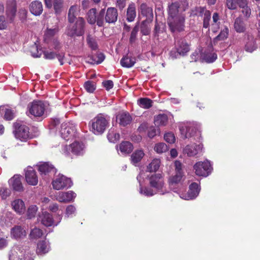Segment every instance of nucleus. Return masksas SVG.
<instances>
[{
	"instance_id": "obj_1",
	"label": "nucleus",
	"mask_w": 260,
	"mask_h": 260,
	"mask_svg": "<svg viewBox=\"0 0 260 260\" xmlns=\"http://www.w3.org/2000/svg\"><path fill=\"white\" fill-rule=\"evenodd\" d=\"M179 4L176 2L168 6V23L172 31L183 30L184 18L178 14Z\"/></svg>"
},
{
	"instance_id": "obj_2",
	"label": "nucleus",
	"mask_w": 260,
	"mask_h": 260,
	"mask_svg": "<svg viewBox=\"0 0 260 260\" xmlns=\"http://www.w3.org/2000/svg\"><path fill=\"white\" fill-rule=\"evenodd\" d=\"M108 124L109 119L104 115L100 114L89 122V125L90 131L96 135H99L105 132Z\"/></svg>"
},
{
	"instance_id": "obj_3",
	"label": "nucleus",
	"mask_w": 260,
	"mask_h": 260,
	"mask_svg": "<svg viewBox=\"0 0 260 260\" xmlns=\"http://www.w3.org/2000/svg\"><path fill=\"white\" fill-rule=\"evenodd\" d=\"M30 52L31 55L34 57H40L43 52L46 59H52L56 57L60 65L63 64V59L64 57V54L63 53L56 54L53 52L43 51L41 48H39L36 43L32 46Z\"/></svg>"
},
{
	"instance_id": "obj_4",
	"label": "nucleus",
	"mask_w": 260,
	"mask_h": 260,
	"mask_svg": "<svg viewBox=\"0 0 260 260\" xmlns=\"http://www.w3.org/2000/svg\"><path fill=\"white\" fill-rule=\"evenodd\" d=\"M150 186L160 194H165L169 191L165 186L164 179L160 174L152 175L148 178Z\"/></svg>"
},
{
	"instance_id": "obj_5",
	"label": "nucleus",
	"mask_w": 260,
	"mask_h": 260,
	"mask_svg": "<svg viewBox=\"0 0 260 260\" xmlns=\"http://www.w3.org/2000/svg\"><path fill=\"white\" fill-rule=\"evenodd\" d=\"M195 173L199 176L207 177L213 170L212 164L208 160L199 161L193 166Z\"/></svg>"
},
{
	"instance_id": "obj_6",
	"label": "nucleus",
	"mask_w": 260,
	"mask_h": 260,
	"mask_svg": "<svg viewBox=\"0 0 260 260\" xmlns=\"http://www.w3.org/2000/svg\"><path fill=\"white\" fill-rule=\"evenodd\" d=\"M63 153L68 155L70 151L76 155H82L85 152V146L82 142L75 141L69 146L64 147Z\"/></svg>"
},
{
	"instance_id": "obj_7",
	"label": "nucleus",
	"mask_w": 260,
	"mask_h": 260,
	"mask_svg": "<svg viewBox=\"0 0 260 260\" xmlns=\"http://www.w3.org/2000/svg\"><path fill=\"white\" fill-rule=\"evenodd\" d=\"M29 114L35 117H42L46 109L45 104L41 101H34L28 105Z\"/></svg>"
},
{
	"instance_id": "obj_8",
	"label": "nucleus",
	"mask_w": 260,
	"mask_h": 260,
	"mask_svg": "<svg viewBox=\"0 0 260 260\" xmlns=\"http://www.w3.org/2000/svg\"><path fill=\"white\" fill-rule=\"evenodd\" d=\"M85 20L82 17H79L76 20L75 24L72 28H69L67 31L68 36L73 37L74 36H81L84 33Z\"/></svg>"
},
{
	"instance_id": "obj_9",
	"label": "nucleus",
	"mask_w": 260,
	"mask_h": 260,
	"mask_svg": "<svg viewBox=\"0 0 260 260\" xmlns=\"http://www.w3.org/2000/svg\"><path fill=\"white\" fill-rule=\"evenodd\" d=\"M14 133L15 138L22 142H26L31 138L29 128L25 125H19L18 123L15 124Z\"/></svg>"
},
{
	"instance_id": "obj_10",
	"label": "nucleus",
	"mask_w": 260,
	"mask_h": 260,
	"mask_svg": "<svg viewBox=\"0 0 260 260\" xmlns=\"http://www.w3.org/2000/svg\"><path fill=\"white\" fill-rule=\"evenodd\" d=\"M53 187L56 190H60L64 188H69L72 185L70 178L62 175H59L52 182Z\"/></svg>"
},
{
	"instance_id": "obj_11",
	"label": "nucleus",
	"mask_w": 260,
	"mask_h": 260,
	"mask_svg": "<svg viewBox=\"0 0 260 260\" xmlns=\"http://www.w3.org/2000/svg\"><path fill=\"white\" fill-rule=\"evenodd\" d=\"M58 31L57 29H48L44 35V41L49 45V47H52L57 49L59 47V43L55 37V35Z\"/></svg>"
},
{
	"instance_id": "obj_12",
	"label": "nucleus",
	"mask_w": 260,
	"mask_h": 260,
	"mask_svg": "<svg viewBox=\"0 0 260 260\" xmlns=\"http://www.w3.org/2000/svg\"><path fill=\"white\" fill-rule=\"evenodd\" d=\"M200 188L197 183H192L189 186V189L187 193L181 192V189L178 192L181 198L189 200L195 199L199 194Z\"/></svg>"
},
{
	"instance_id": "obj_13",
	"label": "nucleus",
	"mask_w": 260,
	"mask_h": 260,
	"mask_svg": "<svg viewBox=\"0 0 260 260\" xmlns=\"http://www.w3.org/2000/svg\"><path fill=\"white\" fill-rule=\"evenodd\" d=\"M24 248L18 246H14L10 250L9 254V260H34L31 255L26 258L25 255L22 257Z\"/></svg>"
},
{
	"instance_id": "obj_14",
	"label": "nucleus",
	"mask_w": 260,
	"mask_h": 260,
	"mask_svg": "<svg viewBox=\"0 0 260 260\" xmlns=\"http://www.w3.org/2000/svg\"><path fill=\"white\" fill-rule=\"evenodd\" d=\"M75 126L70 122H65L61 124L60 130L61 137L66 140H69L75 131Z\"/></svg>"
},
{
	"instance_id": "obj_15",
	"label": "nucleus",
	"mask_w": 260,
	"mask_h": 260,
	"mask_svg": "<svg viewBox=\"0 0 260 260\" xmlns=\"http://www.w3.org/2000/svg\"><path fill=\"white\" fill-rule=\"evenodd\" d=\"M179 129L182 136L185 139L193 137L196 132L194 124L191 123L181 124L179 126Z\"/></svg>"
},
{
	"instance_id": "obj_16",
	"label": "nucleus",
	"mask_w": 260,
	"mask_h": 260,
	"mask_svg": "<svg viewBox=\"0 0 260 260\" xmlns=\"http://www.w3.org/2000/svg\"><path fill=\"white\" fill-rule=\"evenodd\" d=\"M203 149L202 144L192 143L187 145L183 149V152L188 156L193 157L201 153Z\"/></svg>"
},
{
	"instance_id": "obj_17",
	"label": "nucleus",
	"mask_w": 260,
	"mask_h": 260,
	"mask_svg": "<svg viewBox=\"0 0 260 260\" xmlns=\"http://www.w3.org/2000/svg\"><path fill=\"white\" fill-rule=\"evenodd\" d=\"M76 197V194L73 191L67 192H59L55 196V200L57 201L68 203L73 202Z\"/></svg>"
},
{
	"instance_id": "obj_18",
	"label": "nucleus",
	"mask_w": 260,
	"mask_h": 260,
	"mask_svg": "<svg viewBox=\"0 0 260 260\" xmlns=\"http://www.w3.org/2000/svg\"><path fill=\"white\" fill-rule=\"evenodd\" d=\"M105 14V10L102 9L100 14L97 20L96 19V9H91L87 13V21L90 24H94L96 20L97 25L99 26L103 25V21L101 20L100 18H103Z\"/></svg>"
},
{
	"instance_id": "obj_19",
	"label": "nucleus",
	"mask_w": 260,
	"mask_h": 260,
	"mask_svg": "<svg viewBox=\"0 0 260 260\" xmlns=\"http://www.w3.org/2000/svg\"><path fill=\"white\" fill-rule=\"evenodd\" d=\"M244 49L248 52H252L257 48L256 39L250 34H246L244 39Z\"/></svg>"
},
{
	"instance_id": "obj_20",
	"label": "nucleus",
	"mask_w": 260,
	"mask_h": 260,
	"mask_svg": "<svg viewBox=\"0 0 260 260\" xmlns=\"http://www.w3.org/2000/svg\"><path fill=\"white\" fill-rule=\"evenodd\" d=\"M59 221L57 223H55L52 215L47 212H44L42 213L41 215H40L39 217V220L41 221V223L46 226H50L52 225H57L58 223L60 221L61 219V215H59Z\"/></svg>"
},
{
	"instance_id": "obj_21",
	"label": "nucleus",
	"mask_w": 260,
	"mask_h": 260,
	"mask_svg": "<svg viewBox=\"0 0 260 260\" xmlns=\"http://www.w3.org/2000/svg\"><path fill=\"white\" fill-rule=\"evenodd\" d=\"M25 179L29 185L34 186L38 184V179L36 173L31 167H28L25 170Z\"/></svg>"
},
{
	"instance_id": "obj_22",
	"label": "nucleus",
	"mask_w": 260,
	"mask_h": 260,
	"mask_svg": "<svg viewBox=\"0 0 260 260\" xmlns=\"http://www.w3.org/2000/svg\"><path fill=\"white\" fill-rule=\"evenodd\" d=\"M38 170L41 175L43 176L50 173L54 174L56 172V169L49 162H43L38 165Z\"/></svg>"
},
{
	"instance_id": "obj_23",
	"label": "nucleus",
	"mask_w": 260,
	"mask_h": 260,
	"mask_svg": "<svg viewBox=\"0 0 260 260\" xmlns=\"http://www.w3.org/2000/svg\"><path fill=\"white\" fill-rule=\"evenodd\" d=\"M142 174L140 173L137 177V179L139 182V193L146 197H151L156 193H158V192L155 190L154 189H153L147 187H142V182L143 181V177H142Z\"/></svg>"
},
{
	"instance_id": "obj_24",
	"label": "nucleus",
	"mask_w": 260,
	"mask_h": 260,
	"mask_svg": "<svg viewBox=\"0 0 260 260\" xmlns=\"http://www.w3.org/2000/svg\"><path fill=\"white\" fill-rule=\"evenodd\" d=\"M183 176V173H176V175L170 177L169 179V184L170 188L173 190L174 192L178 193L180 189L175 187V186L177 185L182 180Z\"/></svg>"
},
{
	"instance_id": "obj_25",
	"label": "nucleus",
	"mask_w": 260,
	"mask_h": 260,
	"mask_svg": "<svg viewBox=\"0 0 260 260\" xmlns=\"http://www.w3.org/2000/svg\"><path fill=\"white\" fill-rule=\"evenodd\" d=\"M29 10L35 16L40 15L43 10L42 3L39 1L32 2L29 5Z\"/></svg>"
},
{
	"instance_id": "obj_26",
	"label": "nucleus",
	"mask_w": 260,
	"mask_h": 260,
	"mask_svg": "<svg viewBox=\"0 0 260 260\" xmlns=\"http://www.w3.org/2000/svg\"><path fill=\"white\" fill-rule=\"evenodd\" d=\"M80 10V7L77 5L72 6L70 8L68 15V21L70 23H73L77 20V16L79 15Z\"/></svg>"
},
{
	"instance_id": "obj_27",
	"label": "nucleus",
	"mask_w": 260,
	"mask_h": 260,
	"mask_svg": "<svg viewBox=\"0 0 260 260\" xmlns=\"http://www.w3.org/2000/svg\"><path fill=\"white\" fill-rule=\"evenodd\" d=\"M50 249L49 243L46 241H41L37 244L36 252L38 255H43L48 252Z\"/></svg>"
},
{
	"instance_id": "obj_28",
	"label": "nucleus",
	"mask_w": 260,
	"mask_h": 260,
	"mask_svg": "<svg viewBox=\"0 0 260 260\" xmlns=\"http://www.w3.org/2000/svg\"><path fill=\"white\" fill-rule=\"evenodd\" d=\"M9 183L14 190L20 191L23 189V186L20 180V176L18 175H14L11 178Z\"/></svg>"
},
{
	"instance_id": "obj_29",
	"label": "nucleus",
	"mask_w": 260,
	"mask_h": 260,
	"mask_svg": "<svg viewBox=\"0 0 260 260\" xmlns=\"http://www.w3.org/2000/svg\"><path fill=\"white\" fill-rule=\"evenodd\" d=\"M12 206L14 211L19 214L24 213L25 207L23 201L20 199H17L12 202Z\"/></svg>"
},
{
	"instance_id": "obj_30",
	"label": "nucleus",
	"mask_w": 260,
	"mask_h": 260,
	"mask_svg": "<svg viewBox=\"0 0 260 260\" xmlns=\"http://www.w3.org/2000/svg\"><path fill=\"white\" fill-rule=\"evenodd\" d=\"M171 115H167V114H159L154 118V124L156 126H161L166 125L168 121L169 117H171Z\"/></svg>"
},
{
	"instance_id": "obj_31",
	"label": "nucleus",
	"mask_w": 260,
	"mask_h": 260,
	"mask_svg": "<svg viewBox=\"0 0 260 260\" xmlns=\"http://www.w3.org/2000/svg\"><path fill=\"white\" fill-rule=\"evenodd\" d=\"M0 113L4 115V118L7 120H11L14 117L13 111L8 106H1Z\"/></svg>"
},
{
	"instance_id": "obj_32",
	"label": "nucleus",
	"mask_w": 260,
	"mask_h": 260,
	"mask_svg": "<svg viewBox=\"0 0 260 260\" xmlns=\"http://www.w3.org/2000/svg\"><path fill=\"white\" fill-rule=\"evenodd\" d=\"M217 57V54L213 52L212 47H210L209 51H205L202 55L203 59L207 63L214 62Z\"/></svg>"
},
{
	"instance_id": "obj_33",
	"label": "nucleus",
	"mask_w": 260,
	"mask_h": 260,
	"mask_svg": "<svg viewBox=\"0 0 260 260\" xmlns=\"http://www.w3.org/2000/svg\"><path fill=\"white\" fill-rule=\"evenodd\" d=\"M117 119L119 120V123L121 125L125 126L129 124L132 120V118L128 113L123 112L119 114Z\"/></svg>"
},
{
	"instance_id": "obj_34",
	"label": "nucleus",
	"mask_w": 260,
	"mask_h": 260,
	"mask_svg": "<svg viewBox=\"0 0 260 260\" xmlns=\"http://www.w3.org/2000/svg\"><path fill=\"white\" fill-rule=\"evenodd\" d=\"M189 45L184 41H179L177 45V51L182 55H184L189 51Z\"/></svg>"
},
{
	"instance_id": "obj_35",
	"label": "nucleus",
	"mask_w": 260,
	"mask_h": 260,
	"mask_svg": "<svg viewBox=\"0 0 260 260\" xmlns=\"http://www.w3.org/2000/svg\"><path fill=\"white\" fill-rule=\"evenodd\" d=\"M144 155L145 154L143 150L139 149L136 150L131 155L132 163L136 166V165L141 160Z\"/></svg>"
},
{
	"instance_id": "obj_36",
	"label": "nucleus",
	"mask_w": 260,
	"mask_h": 260,
	"mask_svg": "<svg viewBox=\"0 0 260 260\" xmlns=\"http://www.w3.org/2000/svg\"><path fill=\"white\" fill-rule=\"evenodd\" d=\"M136 62V58L135 57L125 56L123 57L120 61L121 66L125 68H131Z\"/></svg>"
},
{
	"instance_id": "obj_37",
	"label": "nucleus",
	"mask_w": 260,
	"mask_h": 260,
	"mask_svg": "<svg viewBox=\"0 0 260 260\" xmlns=\"http://www.w3.org/2000/svg\"><path fill=\"white\" fill-rule=\"evenodd\" d=\"M16 7L15 3L13 1L11 2V6H8L7 9V17L10 22H12L15 16Z\"/></svg>"
},
{
	"instance_id": "obj_38",
	"label": "nucleus",
	"mask_w": 260,
	"mask_h": 260,
	"mask_svg": "<svg viewBox=\"0 0 260 260\" xmlns=\"http://www.w3.org/2000/svg\"><path fill=\"white\" fill-rule=\"evenodd\" d=\"M136 16V8L134 4H131L128 6L127 10V20L132 22L134 20Z\"/></svg>"
},
{
	"instance_id": "obj_39",
	"label": "nucleus",
	"mask_w": 260,
	"mask_h": 260,
	"mask_svg": "<svg viewBox=\"0 0 260 260\" xmlns=\"http://www.w3.org/2000/svg\"><path fill=\"white\" fill-rule=\"evenodd\" d=\"M141 14L149 18H153L152 9L148 7L145 4H142L140 6Z\"/></svg>"
},
{
	"instance_id": "obj_40",
	"label": "nucleus",
	"mask_w": 260,
	"mask_h": 260,
	"mask_svg": "<svg viewBox=\"0 0 260 260\" xmlns=\"http://www.w3.org/2000/svg\"><path fill=\"white\" fill-rule=\"evenodd\" d=\"M160 160L159 159H154L147 166V171L149 172H156L160 167Z\"/></svg>"
},
{
	"instance_id": "obj_41",
	"label": "nucleus",
	"mask_w": 260,
	"mask_h": 260,
	"mask_svg": "<svg viewBox=\"0 0 260 260\" xmlns=\"http://www.w3.org/2000/svg\"><path fill=\"white\" fill-rule=\"evenodd\" d=\"M133 149L132 144L128 142H123L119 146V150L124 154H127L132 152Z\"/></svg>"
},
{
	"instance_id": "obj_42",
	"label": "nucleus",
	"mask_w": 260,
	"mask_h": 260,
	"mask_svg": "<svg viewBox=\"0 0 260 260\" xmlns=\"http://www.w3.org/2000/svg\"><path fill=\"white\" fill-rule=\"evenodd\" d=\"M234 28L238 32H244L245 29V24L241 18H237L234 23Z\"/></svg>"
},
{
	"instance_id": "obj_43",
	"label": "nucleus",
	"mask_w": 260,
	"mask_h": 260,
	"mask_svg": "<svg viewBox=\"0 0 260 260\" xmlns=\"http://www.w3.org/2000/svg\"><path fill=\"white\" fill-rule=\"evenodd\" d=\"M25 235V231L20 226H15L11 230V235L15 238H20Z\"/></svg>"
},
{
	"instance_id": "obj_44",
	"label": "nucleus",
	"mask_w": 260,
	"mask_h": 260,
	"mask_svg": "<svg viewBox=\"0 0 260 260\" xmlns=\"http://www.w3.org/2000/svg\"><path fill=\"white\" fill-rule=\"evenodd\" d=\"M152 103V101L148 98H140L137 102L138 105L144 109H148L151 107Z\"/></svg>"
},
{
	"instance_id": "obj_45",
	"label": "nucleus",
	"mask_w": 260,
	"mask_h": 260,
	"mask_svg": "<svg viewBox=\"0 0 260 260\" xmlns=\"http://www.w3.org/2000/svg\"><path fill=\"white\" fill-rule=\"evenodd\" d=\"M229 30L226 26L221 29L219 34L214 39V41H221L226 39L229 36Z\"/></svg>"
},
{
	"instance_id": "obj_46",
	"label": "nucleus",
	"mask_w": 260,
	"mask_h": 260,
	"mask_svg": "<svg viewBox=\"0 0 260 260\" xmlns=\"http://www.w3.org/2000/svg\"><path fill=\"white\" fill-rule=\"evenodd\" d=\"M63 0H53L52 6L55 13L59 14L62 10L63 6Z\"/></svg>"
},
{
	"instance_id": "obj_47",
	"label": "nucleus",
	"mask_w": 260,
	"mask_h": 260,
	"mask_svg": "<svg viewBox=\"0 0 260 260\" xmlns=\"http://www.w3.org/2000/svg\"><path fill=\"white\" fill-rule=\"evenodd\" d=\"M76 213V207L73 205L68 206L66 209L65 215L66 218H71L75 215Z\"/></svg>"
},
{
	"instance_id": "obj_48",
	"label": "nucleus",
	"mask_w": 260,
	"mask_h": 260,
	"mask_svg": "<svg viewBox=\"0 0 260 260\" xmlns=\"http://www.w3.org/2000/svg\"><path fill=\"white\" fill-rule=\"evenodd\" d=\"M168 146L164 143H158L156 144L154 149L157 153H162L168 150Z\"/></svg>"
},
{
	"instance_id": "obj_49",
	"label": "nucleus",
	"mask_w": 260,
	"mask_h": 260,
	"mask_svg": "<svg viewBox=\"0 0 260 260\" xmlns=\"http://www.w3.org/2000/svg\"><path fill=\"white\" fill-rule=\"evenodd\" d=\"M43 234V232L41 229L35 228L31 230L29 236L31 239H36L41 237Z\"/></svg>"
},
{
	"instance_id": "obj_50",
	"label": "nucleus",
	"mask_w": 260,
	"mask_h": 260,
	"mask_svg": "<svg viewBox=\"0 0 260 260\" xmlns=\"http://www.w3.org/2000/svg\"><path fill=\"white\" fill-rule=\"evenodd\" d=\"M106 21L108 23L114 22V8H109L107 9V13L105 16Z\"/></svg>"
},
{
	"instance_id": "obj_51",
	"label": "nucleus",
	"mask_w": 260,
	"mask_h": 260,
	"mask_svg": "<svg viewBox=\"0 0 260 260\" xmlns=\"http://www.w3.org/2000/svg\"><path fill=\"white\" fill-rule=\"evenodd\" d=\"M213 21L214 23L212 24V30L213 32H216L219 28L218 25V21L219 19V16L217 13H214L212 16Z\"/></svg>"
},
{
	"instance_id": "obj_52",
	"label": "nucleus",
	"mask_w": 260,
	"mask_h": 260,
	"mask_svg": "<svg viewBox=\"0 0 260 260\" xmlns=\"http://www.w3.org/2000/svg\"><path fill=\"white\" fill-rule=\"evenodd\" d=\"M37 211L38 207L36 205L30 206L27 212V217L29 219L35 217Z\"/></svg>"
},
{
	"instance_id": "obj_53",
	"label": "nucleus",
	"mask_w": 260,
	"mask_h": 260,
	"mask_svg": "<svg viewBox=\"0 0 260 260\" xmlns=\"http://www.w3.org/2000/svg\"><path fill=\"white\" fill-rule=\"evenodd\" d=\"M165 140L170 144H173L175 142L176 138L173 133L171 132H168L164 135Z\"/></svg>"
},
{
	"instance_id": "obj_54",
	"label": "nucleus",
	"mask_w": 260,
	"mask_h": 260,
	"mask_svg": "<svg viewBox=\"0 0 260 260\" xmlns=\"http://www.w3.org/2000/svg\"><path fill=\"white\" fill-rule=\"evenodd\" d=\"M211 12L210 11L206 12L205 15L203 16V27L208 28L210 25V20L211 19Z\"/></svg>"
},
{
	"instance_id": "obj_55",
	"label": "nucleus",
	"mask_w": 260,
	"mask_h": 260,
	"mask_svg": "<svg viewBox=\"0 0 260 260\" xmlns=\"http://www.w3.org/2000/svg\"><path fill=\"white\" fill-rule=\"evenodd\" d=\"M84 88L88 92H93L95 89L94 83L91 81H87L84 83Z\"/></svg>"
},
{
	"instance_id": "obj_56",
	"label": "nucleus",
	"mask_w": 260,
	"mask_h": 260,
	"mask_svg": "<svg viewBox=\"0 0 260 260\" xmlns=\"http://www.w3.org/2000/svg\"><path fill=\"white\" fill-rule=\"evenodd\" d=\"M146 21H143L141 25V31L144 35H148L150 31V28L148 26Z\"/></svg>"
},
{
	"instance_id": "obj_57",
	"label": "nucleus",
	"mask_w": 260,
	"mask_h": 260,
	"mask_svg": "<svg viewBox=\"0 0 260 260\" xmlns=\"http://www.w3.org/2000/svg\"><path fill=\"white\" fill-rule=\"evenodd\" d=\"M11 191L7 188L1 187L0 188V196L3 200L6 199L10 196Z\"/></svg>"
},
{
	"instance_id": "obj_58",
	"label": "nucleus",
	"mask_w": 260,
	"mask_h": 260,
	"mask_svg": "<svg viewBox=\"0 0 260 260\" xmlns=\"http://www.w3.org/2000/svg\"><path fill=\"white\" fill-rule=\"evenodd\" d=\"M242 8V13L243 15L247 18H248L250 17L251 14V8L248 6V5H246L243 7H241Z\"/></svg>"
},
{
	"instance_id": "obj_59",
	"label": "nucleus",
	"mask_w": 260,
	"mask_h": 260,
	"mask_svg": "<svg viewBox=\"0 0 260 260\" xmlns=\"http://www.w3.org/2000/svg\"><path fill=\"white\" fill-rule=\"evenodd\" d=\"M226 5L230 10H235L238 5L236 0H226Z\"/></svg>"
},
{
	"instance_id": "obj_60",
	"label": "nucleus",
	"mask_w": 260,
	"mask_h": 260,
	"mask_svg": "<svg viewBox=\"0 0 260 260\" xmlns=\"http://www.w3.org/2000/svg\"><path fill=\"white\" fill-rule=\"evenodd\" d=\"M87 41L89 46L92 50H95L97 48L96 43L93 39L88 36Z\"/></svg>"
},
{
	"instance_id": "obj_61",
	"label": "nucleus",
	"mask_w": 260,
	"mask_h": 260,
	"mask_svg": "<svg viewBox=\"0 0 260 260\" xmlns=\"http://www.w3.org/2000/svg\"><path fill=\"white\" fill-rule=\"evenodd\" d=\"M104 88L108 91L112 89L113 87V82L112 80L104 81L102 83Z\"/></svg>"
},
{
	"instance_id": "obj_62",
	"label": "nucleus",
	"mask_w": 260,
	"mask_h": 260,
	"mask_svg": "<svg viewBox=\"0 0 260 260\" xmlns=\"http://www.w3.org/2000/svg\"><path fill=\"white\" fill-rule=\"evenodd\" d=\"M207 11H209L206 10L204 7H198L196 8V14L199 16H204Z\"/></svg>"
},
{
	"instance_id": "obj_63",
	"label": "nucleus",
	"mask_w": 260,
	"mask_h": 260,
	"mask_svg": "<svg viewBox=\"0 0 260 260\" xmlns=\"http://www.w3.org/2000/svg\"><path fill=\"white\" fill-rule=\"evenodd\" d=\"M174 165L175 167L176 173H183L182 170V164L181 162L178 160H176L174 162Z\"/></svg>"
},
{
	"instance_id": "obj_64",
	"label": "nucleus",
	"mask_w": 260,
	"mask_h": 260,
	"mask_svg": "<svg viewBox=\"0 0 260 260\" xmlns=\"http://www.w3.org/2000/svg\"><path fill=\"white\" fill-rule=\"evenodd\" d=\"M107 139L109 142H114V129H110L107 135Z\"/></svg>"
}]
</instances>
